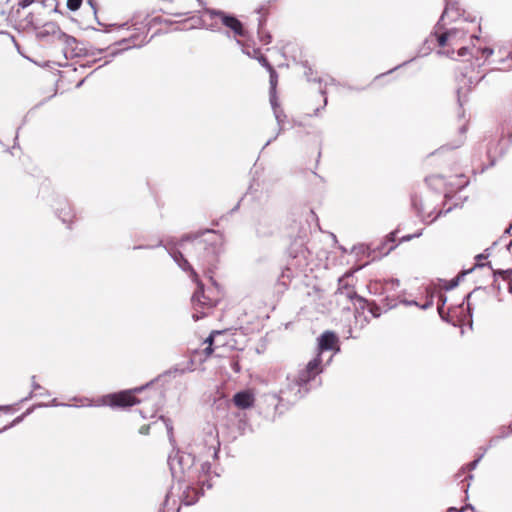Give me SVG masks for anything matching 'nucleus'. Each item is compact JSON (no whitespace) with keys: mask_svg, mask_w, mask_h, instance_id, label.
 I'll list each match as a JSON object with an SVG mask.
<instances>
[{"mask_svg":"<svg viewBox=\"0 0 512 512\" xmlns=\"http://www.w3.org/2000/svg\"><path fill=\"white\" fill-rule=\"evenodd\" d=\"M336 293L339 296L345 297L346 299L353 301L354 299H358L362 301L363 299L359 297L352 285L349 283V275H345L338 280V288Z\"/></svg>","mask_w":512,"mask_h":512,"instance_id":"ddd939ff","label":"nucleus"},{"mask_svg":"<svg viewBox=\"0 0 512 512\" xmlns=\"http://www.w3.org/2000/svg\"><path fill=\"white\" fill-rule=\"evenodd\" d=\"M445 26V20L441 23V27L438 28V23L435 26V32L432 33L426 40V43L437 42V45L441 48L449 47L446 50H439L438 54L452 57L455 48L459 46L461 40L466 36L464 27H455L446 31H442Z\"/></svg>","mask_w":512,"mask_h":512,"instance_id":"20e7f679","label":"nucleus"},{"mask_svg":"<svg viewBox=\"0 0 512 512\" xmlns=\"http://www.w3.org/2000/svg\"><path fill=\"white\" fill-rule=\"evenodd\" d=\"M269 72V76H270V79H269V83H270V92H275L276 91V86H277V83H278V74L276 72V70L274 68L268 70Z\"/></svg>","mask_w":512,"mask_h":512,"instance_id":"b1692460","label":"nucleus"},{"mask_svg":"<svg viewBox=\"0 0 512 512\" xmlns=\"http://www.w3.org/2000/svg\"><path fill=\"white\" fill-rule=\"evenodd\" d=\"M412 206L417 211L422 220L428 223L435 221L442 214L441 210L436 213H434L433 210L427 211L422 199L416 195L412 197Z\"/></svg>","mask_w":512,"mask_h":512,"instance_id":"9b49d317","label":"nucleus"},{"mask_svg":"<svg viewBox=\"0 0 512 512\" xmlns=\"http://www.w3.org/2000/svg\"><path fill=\"white\" fill-rule=\"evenodd\" d=\"M236 43L240 46H242V42L240 40H236Z\"/></svg>","mask_w":512,"mask_h":512,"instance_id":"338daca9","label":"nucleus"},{"mask_svg":"<svg viewBox=\"0 0 512 512\" xmlns=\"http://www.w3.org/2000/svg\"><path fill=\"white\" fill-rule=\"evenodd\" d=\"M273 112H274L275 119L279 125V132H278V134H279L282 131V125L284 123L286 115L284 114L283 110H281L280 108L274 109Z\"/></svg>","mask_w":512,"mask_h":512,"instance_id":"a878e982","label":"nucleus"},{"mask_svg":"<svg viewBox=\"0 0 512 512\" xmlns=\"http://www.w3.org/2000/svg\"><path fill=\"white\" fill-rule=\"evenodd\" d=\"M412 237H413V236H410V235H408V236H404V237H403V240L408 241V240L412 239Z\"/></svg>","mask_w":512,"mask_h":512,"instance_id":"4d7b16f0","label":"nucleus"},{"mask_svg":"<svg viewBox=\"0 0 512 512\" xmlns=\"http://www.w3.org/2000/svg\"><path fill=\"white\" fill-rule=\"evenodd\" d=\"M168 465L172 477L177 482L197 481L198 483H207L210 489V469L211 465L208 460L196 463V458L192 453L177 451L174 455H169Z\"/></svg>","mask_w":512,"mask_h":512,"instance_id":"f257e3e1","label":"nucleus"},{"mask_svg":"<svg viewBox=\"0 0 512 512\" xmlns=\"http://www.w3.org/2000/svg\"><path fill=\"white\" fill-rule=\"evenodd\" d=\"M174 490H175V486L173 485L171 487V490L166 494L163 506L160 508L159 512H179V507L176 508L177 501L175 499H173L172 508L171 509L169 508L170 500L175 495Z\"/></svg>","mask_w":512,"mask_h":512,"instance_id":"6ab92c4d","label":"nucleus"},{"mask_svg":"<svg viewBox=\"0 0 512 512\" xmlns=\"http://www.w3.org/2000/svg\"><path fill=\"white\" fill-rule=\"evenodd\" d=\"M62 30L54 22H47L37 31V37L41 40H46L51 37L53 40L58 41L59 34Z\"/></svg>","mask_w":512,"mask_h":512,"instance_id":"dca6fc26","label":"nucleus"},{"mask_svg":"<svg viewBox=\"0 0 512 512\" xmlns=\"http://www.w3.org/2000/svg\"><path fill=\"white\" fill-rule=\"evenodd\" d=\"M481 51H482L483 56H485L486 58L490 57L493 54L492 48L486 47V48H483Z\"/></svg>","mask_w":512,"mask_h":512,"instance_id":"4c0bfd02","label":"nucleus"},{"mask_svg":"<svg viewBox=\"0 0 512 512\" xmlns=\"http://www.w3.org/2000/svg\"><path fill=\"white\" fill-rule=\"evenodd\" d=\"M35 376H32V389L33 391H36V390H43L42 386L39 385L36 381H35Z\"/></svg>","mask_w":512,"mask_h":512,"instance_id":"e433bc0d","label":"nucleus"},{"mask_svg":"<svg viewBox=\"0 0 512 512\" xmlns=\"http://www.w3.org/2000/svg\"><path fill=\"white\" fill-rule=\"evenodd\" d=\"M311 74H312V70H311V68H308V69L305 71V75H306V77H307L308 81H312V79H311V77H310V76H311ZM313 81H317L318 83H321V82H322V80H321L320 78H319V79H313Z\"/></svg>","mask_w":512,"mask_h":512,"instance_id":"58836bf2","label":"nucleus"},{"mask_svg":"<svg viewBox=\"0 0 512 512\" xmlns=\"http://www.w3.org/2000/svg\"><path fill=\"white\" fill-rule=\"evenodd\" d=\"M461 16V9L459 7V0H445L444 11L438 21V28L441 27V23L450 19V21H456Z\"/></svg>","mask_w":512,"mask_h":512,"instance_id":"f8f14e48","label":"nucleus"},{"mask_svg":"<svg viewBox=\"0 0 512 512\" xmlns=\"http://www.w3.org/2000/svg\"><path fill=\"white\" fill-rule=\"evenodd\" d=\"M275 138H276V137H274V138H272V139H269V140L266 142V144H265V146H264V147L268 146V145H269V144H270V143H271Z\"/></svg>","mask_w":512,"mask_h":512,"instance_id":"13d9d810","label":"nucleus"},{"mask_svg":"<svg viewBox=\"0 0 512 512\" xmlns=\"http://www.w3.org/2000/svg\"><path fill=\"white\" fill-rule=\"evenodd\" d=\"M51 406H69L68 404H59L56 399H53Z\"/></svg>","mask_w":512,"mask_h":512,"instance_id":"a18cd8bd","label":"nucleus"},{"mask_svg":"<svg viewBox=\"0 0 512 512\" xmlns=\"http://www.w3.org/2000/svg\"><path fill=\"white\" fill-rule=\"evenodd\" d=\"M148 431H149V426H142V427L140 428V431H139V432H140L141 434H147V433H148Z\"/></svg>","mask_w":512,"mask_h":512,"instance_id":"c03bdc74","label":"nucleus"},{"mask_svg":"<svg viewBox=\"0 0 512 512\" xmlns=\"http://www.w3.org/2000/svg\"><path fill=\"white\" fill-rule=\"evenodd\" d=\"M460 131H461V133H464V132L466 131L465 126H462V127L460 128Z\"/></svg>","mask_w":512,"mask_h":512,"instance_id":"680f3d73","label":"nucleus"},{"mask_svg":"<svg viewBox=\"0 0 512 512\" xmlns=\"http://www.w3.org/2000/svg\"><path fill=\"white\" fill-rule=\"evenodd\" d=\"M484 265L483 264H480V263H477L475 264V266L469 270H466V271H463L461 272L457 277H455L454 279L450 280L448 282V284L445 286V289L446 290H451V289H454L455 287L458 286L460 280L468 273H470L471 271H473L474 268L476 267H483Z\"/></svg>","mask_w":512,"mask_h":512,"instance_id":"412c9836","label":"nucleus"},{"mask_svg":"<svg viewBox=\"0 0 512 512\" xmlns=\"http://www.w3.org/2000/svg\"><path fill=\"white\" fill-rule=\"evenodd\" d=\"M510 434H512V427H508L507 428V432L502 433L501 435H499V436H497L495 438H492L490 442L493 443L494 441H496L498 439H501V438H504V437H507Z\"/></svg>","mask_w":512,"mask_h":512,"instance_id":"473e14b6","label":"nucleus"},{"mask_svg":"<svg viewBox=\"0 0 512 512\" xmlns=\"http://www.w3.org/2000/svg\"><path fill=\"white\" fill-rule=\"evenodd\" d=\"M203 445L206 448L207 457L217 458L220 449L218 430L214 425H208L205 429Z\"/></svg>","mask_w":512,"mask_h":512,"instance_id":"1a4fd4ad","label":"nucleus"},{"mask_svg":"<svg viewBox=\"0 0 512 512\" xmlns=\"http://www.w3.org/2000/svg\"><path fill=\"white\" fill-rule=\"evenodd\" d=\"M322 362V357L317 354L296 376H288L286 387L280 390V400L294 403L303 398L311 389V383L316 382V377L323 372Z\"/></svg>","mask_w":512,"mask_h":512,"instance_id":"f03ea898","label":"nucleus"},{"mask_svg":"<svg viewBox=\"0 0 512 512\" xmlns=\"http://www.w3.org/2000/svg\"><path fill=\"white\" fill-rule=\"evenodd\" d=\"M455 179L457 180V182L450 183L453 189H462L468 184V180L465 178L464 175L456 176Z\"/></svg>","mask_w":512,"mask_h":512,"instance_id":"393cba45","label":"nucleus"},{"mask_svg":"<svg viewBox=\"0 0 512 512\" xmlns=\"http://www.w3.org/2000/svg\"><path fill=\"white\" fill-rule=\"evenodd\" d=\"M439 302H441V303H439V304H438L437 309H438L439 315L444 319V316H443V307H444V305H445V303H446V297H445V296H443V295H440V297H439Z\"/></svg>","mask_w":512,"mask_h":512,"instance_id":"7c9ffc66","label":"nucleus"},{"mask_svg":"<svg viewBox=\"0 0 512 512\" xmlns=\"http://www.w3.org/2000/svg\"><path fill=\"white\" fill-rule=\"evenodd\" d=\"M509 140L512 141V133L509 135Z\"/></svg>","mask_w":512,"mask_h":512,"instance_id":"774afa93","label":"nucleus"},{"mask_svg":"<svg viewBox=\"0 0 512 512\" xmlns=\"http://www.w3.org/2000/svg\"><path fill=\"white\" fill-rule=\"evenodd\" d=\"M188 12H183V13H174L173 15L175 16H183V15H187Z\"/></svg>","mask_w":512,"mask_h":512,"instance_id":"5fc2aeb1","label":"nucleus"},{"mask_svg":"<svg viewBox=\"0 0 512 512\" xmlns=\"http://www.w3.org/2000/svg\"><path fill=\"white\" fill-rule=\"evenodd\" d=\"M191 239V236H185L181 239V242L183 241H186V240H190Z\"/></svg>","mask_w":512,"mask_h":512,"instance_id":"6e6d98bb","label":"nucleus"},{"mask_svg":"<svg viewBox=\"0 0 512 512\" xmlns=\"http://www.w3.org/2000/svg\"><path fill=\"white\" fill-rule=\"evenodd\" d=\"M154 246H143V245H139V246H134L133 249L136 250V249H148V248H153Z\"/></svg>","mask_w":512,"mask_h":512,"instance_id":"49530a36","label":"nucleus"},{"mask_svg":"<svg viewBox=\"0 0 512 512\" xmlns=\"http://www.w3.org/2000/svg\"><path fill=\"white\" fill-rule=\"evenodd\" d=\"M270 103H271V106H272V109H279V105L277 103V96H276V91L275 92H270Z\"/></svg>","mask_w":512,"mask_h":512,"instance_id":"2f4dec72","label":"nucleus"},{"mask_svg":"<svg viewBox=\"0 0 512 512\" xmlns=\"http://www.w3.org/2000/svg\"><path fill=\"white\" fill-rule=\"evenodd\" d=\"M40 395H49V392L47 390H44L40 393Z\"/></svg>","mask_w":512,"mask_h":512,"instance_id":"bf43d9fd","label":"nucleus"},{"mask_svg":"<svg viewBox=\"0 0 512 512\" xmlns=\"http://www.w3.org/2000/svg\"><path fill=\"white\" fill-rule=\"evenodd\" d=\"M10 407L8 406H0V411H9Z\"/></svg>","mask_w":512,"mask_h":512,"instance_id":"3c124183","label":"nucleus"},{"mask_svg":"<svg viewBox=\"0 0 512 512\" xmlns=\"http://www.w3.org/2000/svg\"><path fill=\"white\" fill-rule=\"evenodd\" d=\"M166 249L178 266L183 271L189 272L191 279L197 284V290L192 295L191 301L194 309L192 317L195 321H198L207 315V311L216 305V301L205 295L204 285L199 280L196 271L192 268L183 254L174 248L166 247Z\"/></svg>","mask_w":512,"mask_h":512,"instance_id":"7ed1b4c3","label":"nucleus"},{"mask_svg":"<svg viewBox=\"0 0 512 512\" xmlns=\"http://www.w3.org/2000/svg\"><path fill=\"white\" fill-rule=\"evenodd\" d=\"M389 241L392 243L395 242V233L394 232L389 234Z\"/></svg>","mask_w":512,"mask_h":512,"instance_id":"09e8293b","label":"nucleus"},{"mask_svg":"<svg viewBox=\"0 0 512 512\" xmlns=\"http://www.w3.org/2000/svg\"><path fill=\"white\" fill-rule=\"evenodd\" d=\"M320 93L323 95V96H326V89L325 88H321L320 89ZM327 105V97L324 98V106Z\"/></svg>","mask_w":512,"mask_h":512,"instance_id":"37998d69","label":"nucleus"},{"mask_svg":"<svg viewBox=\"0 0 512 512\" xmlns=\"http://www.w3.org/2000/svg\"><path fill=\"white\" fill-rule=\"evenodd\" d=\"M135 30H142L141 32L139 33H134L132 34L129 38H125L123 40H121L119 42V45H122V44H126L127 43V46L124 47L122 50H125V49H128V48H132V47H142L144 44H146L148 42V40H146V37H147V28H146V25L140 27V28H135Z\"/></svg>","mask_w":512,"mask_h":512,"instance_id":"4468645a","label":"nucleus"},{"mask_svg":"<svg viewBox=\"0 0 512 512\" xmlns=\"http://www.w3.org/2000/svg\"><path fill=\"white\" fill-rule=\"evenodd\" d=\"M149 386L150 383L146 384L145 386L137 387L134 389L108 394L103 397V404L113 408H126L133 406L141 402V400L135 397V393H140Z\"/></svg>","mask_w":512,"mask_h":512,"instance_id":"39448f33","label":"nucleus"},{"mask_svg":"<svg viewBox=\"0 0 512 512\" xmlns=\"http://www.w3.org/2000/svg\"><path fill=\"white\" fill-rule=\"evenodd\" d=\"M211 30H217V28H216V25H215V24H212V25H211Z\"/></svg>","mask_w":512,"mask_h":512,"instance_id":"e2e57ef3","label":"nucleus"},{"mask_svg":"<svg viewBox=\"0 0 512 512\" xmlns=\"http://www.w3.org/2000/svg\"><path fill=\"white\" fill-rule=\"evenodd\" d=\"M370 312L372 313V315L374 317H379L380 314H381V309L380 307H378L377 305H373L371 308H370Z\"/></svg>","mask_w":512,"mask_h":512,"instance_id":"f704fd0d","label":"nucleus"},{"mask_svg":"<svg viewBox=\"0 0 512 512\" xmlns=\"http://www.w3.org/2000/svg\"><path fill=\"white\" fill-rule=\"evenodd\" d=\"M457 48H458V55L461 57L465 56L468 53L467 47L461 46V47H457Z\"/></svg>","mask_w":512,"mask_h":512,"instance_id":"ea45409f","label":"nucleus"},{"mask_svg":"<svg viewBox=\"0 0 512 512\" xmlns=\"http://www.w3.org/2000/svg\"><path fill=\"white\" fill-rule=\"evenodd\" d=\"M257 233L260 235H266L268 231H262L259 227H257Z\"/></svg>","mask_w":512,"mask_h":512,"instance_id":"8fccbe9b","label":"nucleus"},{"mask_svg":"<svg viewBox=\"0 0 512 512\" xmlns=\"http://www.w3.org/2000/svg\"><path fill=\"white\" fill-rule=\"evenodd\" d=\"M35 0H20L18 5L21 7V8H26L28 7L29 5H31Z\"/></svg>","mask_w":512,"mask_h":512,"instance_id":"c9c22d12","label":"nucleus"},{"mask_svg":"<svg viewBox=\"0 0 512 512\" xmlns=\"http://www.w3.org/2000/svg\"><path fill=\"white\" fill-rule=\"evenodd\" d=\"M219 331H213L209 337L205 340L206 343H208V346L204 349V352L206 355H210L213 352L212 344L214 340L215 335H219Z\"/></svg>","mask_w":512,"mask_h":512,"instance_id":"bb28decb","label":"nucleus"},{"mask_svg":"<svg viewBox=\"0 0 512 512\" xmlns=\"http://www.w3.org/2000/svg\"><path fill=\"white\" fill-rule=\"evenodd\" d=\"M231 369H232L234 372H236V373L240 372V365H239V362H238V361H232V363H231Z\"/></svg>","mask_w":512,"mask_h":512,"instance_id":"a19ab883","label":"nucleus"},{"mask_svg":"<svg viewBox=\"0 0 512 512\" xmlns=\"http://www.w3.org/2000/svg\"><path fill=\"white\" fill-rule=\"evenodd\" d=\"M233 402L240 409H247L253 406L254 396L249 391H240L233 397Z\"/></svg>","mask_w":512,"mask_h":512,"instance_id":"f3484780","label":"nucleus"},{"mask_svg":"<svg viewBox=\"0 0 512 512\" xmlns=\"http://www.w3.org/2000/svg\"><path fill=\"white\" fill-rule=\"evenodd\" d=\"M208 14L211 18H218L222 25L232 31L235 36L245 37L247 35L243 24L235 16L216 9L208 10Z\"/></svg>","mask_w":512,"mask_h":512,"instance_id":"6e6552de","label":"nucleus"},{"mask_svg":"<svg viewBox=\"0 0 512 512\" xmlns=\"http://www.w3.org/2000/svg\"><path fill=\"white\" fill-rule=\"evenodd\" d=\"M242 51L243 53H245L246 55L250 56V57H254L258 60V62L268 70L272 69L273 66L269 63V61L267 60V58L260 54V50L259 49H253V55L250 53L249 50L245 49V48H242Z\"/></svg>","mask_w":512,"mask_h":512,"instance_id":"aec40b11","label":"nucleus"},{"mask_svg":"<svg viewBox=\"0 0 512 512\" xmlns=\"http://www.w3.org/2000/svg\"><path fill=\"white\" fill-rule=\"evenodd\" d=\"M119 52H120V50H117V51L112 52V53L110 54V56H109V59L105 60V62H104V64H103V65L108 64V63L111 61V59H112L115 55H117Z\"/></svg>","mask_w":512,"mask_h":512,"instance_id":"79ce46f5","label":"nucleus"},{"mask_svg":"<svg viewBox=\"0 0 512 512\" xmlns=\"http://www.w3.org/2000/svg\"><path fill=\"white\" fill-rule=\"evenodd\" d=\"M400 286V281L398 279H389L384 281L382 288L385 293H387L386 297L383 299L384 307L386 310L395 308L398 303H404L405 305H416L418 306V303L416 301H406V300H398V297L396 298L394 295H390L389 293L393 290H396ZM433 305L432 298L426 300V302L422 305H419V307L422 310H427Z\"/></svg>","mask_w":512,"mask_h":512,"instance_id":"423d86ee","label":"nucleus"},{"mask_svg":"<svg viewBox=\"0 0 512 512\" xmlns=\"http://www.w3.org/2000/svg\"><path fill=\"white\" fill-rule=\"evenodd\" d=\"M338 343L337 335L332 331H325L318 338V354L322 357L324 351H330L335 348Z\"/></svg>","mask_w":512,"mask_h":512,"instance_id":"2eb2a0df","label":"nucleus"},{"mask_svg":"<svg viewBox=\"0 0 512 512\" xmlns=\"http://www.w3.org/2000/svg\"><path fill=\"white\" fill-rule=\"evenodd\" d=\"M128 23H123L122 25H119L118 28H123L127 25Z\"/></svg>","mask_w":512,"mask_h":512,"instance_id":"0e129e2a","label":"nucleus"},{"mask_svg":"<svg viewBox=\"0 0 512 512\" xmlns=\"http://www.w3.org/2000/svg\"><path fill=\"white\" fill-rule=\"evenodd\" d=\"M82 0H67V8L71 11H76L80 8Z\"/></svg>","mask_w":512,"mask_h":512,"instance_id":"c85d7f7f","label":"nucleus"},{"mask_svg":"<svg viewBox=\"0 0 512 512\" xmlns=\"http://www.w3.org/2000/svg\"><path fill=\"white\" fill-rule=\"evenodd\" d=\"M484 258H485V256H484L483 254H479V255H477V256H476V259H477L478 261H479V260H482V259H484Z\"/></svg>","mask_w":512,"mask_h":512,"instance_id":"603ef678","label":"nucleus"},{"mask_svg":"<svg viewBox=\"0 0 512 512\" xmlns=\"http://www.w3.org/2000/svg\"><path fill=\"white\" fill-rule=\"evenodd\" d=\"M266 12H267V9L264 6H261L260 8L257 9V13L261 15L259 18V24H258V35H259V39H260L261 43L264 45L269 44L272 40L271 35L268 32L263 31V26L266 21V19H265Z\"/></svg>","mask_w":512,"mask_h":512,"instance_id":"a211bd4d","label":"nucleus"},{"mask_svg":"<svg viewBox=\"0 0 512 512\" xmlns=\"http://www.w3.org/2000/svg\"><path fill=\"white\" fill-rule=\"evenodd\" d=\"M178 483V498L181 503L184 505H192L199 499L200 495L203 494V487L207 486L203 483H198L197 481H186V482H177Z\"/></svg>","mask_w":512,"mask_h":512,"instance_id":"0eeeda50","label":"nucleus"},{"mask_svg":"<svg viewBox=\"0 0 512 512\" xmlns=\"http://www.w3.org/2000/svg\"><path fill=\"white\" fill-rule=\"evenodd\" d=\"M30 413V410H27L25 413H23L22 415L18 416L17 418H15L8 426H5L3 428V430H6L8 428H11L13 427L14 425L16 424H19L20 422L23 421V419L25 418L26 415H28Z\"/></svg>","mask_w":512,"mask_h":512,"instance_id":"c756f323","label":"nucleus"},{"mask_svg":"<svg viewBox=\"0 0 512 512\" xmlns=\"http://www.w3.org/2000/svg\"><path fill=\"white\" fill-rule=\"evenodd\" d=\"M32 397H33V391L24 400L31 399Z\"/></svg>","mask_w":512,"mask_h":512,"instance_id":"052dcab7","label":"nucleus"},{"mask_svg":"<svg viewBox=\"0 0 512 512\" xmlns=\"http://www.w3.org/2000/svg\"><path fill=\"white\" fill-rule=\"evenodd\" d=\"M57 211L58 217L62 220L63 223L70 224L72 222L74 215L68 204H66L64 208L58 209Z\"/></svg>","mask_w":512,"mask_h":512,"instance_id":"4be33fe9","label":"nucleus"},{"mask_svg":"<svg viewBox=\"0 0 512 512\" xmlns=\"http://www.w3.org/2000/svg\"><path fill=\"white\" fill-rule=\"evenodd\" d=\"M22 25L24 28L38 29L37 23L35 21V17L32 13L28 14L24 20L22 21Z\"/></svg>","mask_w":512,"mask_h":512,"instance_id":"5701e85b","label":"nucleus"},{"mask_svg":"<svg viewBox=\"0 0 512 512\" xmlns=\"http://www.w3.org/2000/svg\"><path fill=\"white\" fill-rule=\"evenodd\" d=\"M161 418H162V420L165 423V426H166V429H167V434H168V437H169V441L173 445L175 443V440H174V435H173L172 423H171V421L169 419H166L164 417H161Z\"/></svg>","mask_w":512,"mask_h":512,"instance_id":"cd10ccee","label":"nucleus"},{"mask_svg":"<svg viewBox=\"0 0 512 512\" xmlns=\"http://www.w3.org/2000/svg\"><path fill=\"white\" fill-rule=\"evenodd\" d=\"M58 42L64 46L63 53L66 59L80 57L82 55V49L78 48V42L73 36L62 31L61 34H59Z\"/></svg>","mask_w":512,"mask_h":512,"instance_id":"9d476101","label":"nucleus"},{"mask_svg":"<svg viewBox=\"0 0 512 512\" xmlns=\"http://www.w3.org/2000/svg\"><path fill=\"white\" fill-rule=\"evenodd\" d=\"M483 457V454H481L477 459L473 460L472 462H470L468 464V469L469 470H473L476 468V466L478 465L479 461L481 460V458Z\"/></svg>","mask_w":512,"mask_h":512,"instance_id":"72a5a7b5","label":"nucleus"},{"mask_svg":"<svg viewBox=\"0 0 512 512\" xmlns=\"http://www.w3.org/2000/svg\"><path fill=\"white\" fill-rule=\"evenodd\" d=\"M463 510H464V508H462L461 510H458V509H456L454 507H451V508L448 509L447 512H462Z\"/></svg>","mask_w":512,"mask_h":512,"instance_id":"de8ad7c7","label":"nucleus"},{"mask_svg":"<svg viewBox=\"0 0 512 512\" xmlns=\"http://www.w3.org/2000/svg\"><path fill=\"white\" fill-rule=\"evenodd\" d=\"M393 248H394V245H391V246L387 249V251H386V252H383V253L381 252V254H382V255H385V254H387L390 250H392Z\"/></svg>","mask_w":512,"mask_h":512,"instance_id":"864d4df0","label":"nucleus"},{"mask_svg":"<svg viewBox=\"0 0 512 512\" xmlns=\"http://www.w3.org/2000/svg\"><path fill=\"white\" fill-rule=\"evenodd\" d=\"M318 112H319V108H316L315 112H314V115L317 116L318 115Z\"/></svg>","mask_w":512,"mask_h":512,"instance_id":"69168bd1","label":"nucleus"}]
</instances>
